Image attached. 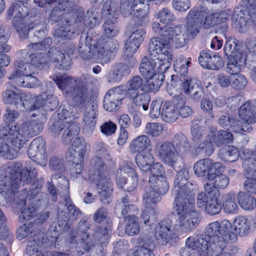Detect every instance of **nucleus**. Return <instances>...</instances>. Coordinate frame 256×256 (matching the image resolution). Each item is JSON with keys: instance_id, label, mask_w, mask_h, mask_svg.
Segmentation results:
<instances>
[{"instance_id": "nucleus-3", "label": "nucleus", "mask_w": 256, "mask_h": 256, "mask_svg": "<svg viewBox=\"0 0 256 256\" xmlns=\"http://www.w3.org/2000/svg\"><path fill=\"white\" fill-rule=\"evenodd\" d=\"M224 50L227 60L226 71L233 75L232 86L236 90H243L246 86L248 81L240 72L246 64L247 53L234 38L226 41Z\"/></svg>"}, {"instance_id": "nucleus-8", "label": "nucleus", "mask_w": 256, "mask_h": 256, "mask_svg": "<svg viewBox=\"0 0 256 256\" xmlns=\"http://www.w3.org/2000/svg\"><path fill=\"white\" fill-rule=\"evenodd\" d=\"M232 20L242 28L250 24L256 28V0H240L234 11Z\"/></svg>"}, {"instance_id": "nucleus-35", "label": "nucleus", "mask_w": 256, "mask_h": 256, "mask_svg": "<svg viewBox=\"0 0 256 256\" xmlns=\"http://www.w3.org/2000/svg\"><path fill=\"white\" fill-rule=\"evenodd\" d=\"M45 142L40 136L34 138L30 143L28 150V155L30 158H35L36 156L42 157L45 152Z\"/></svg>"}, {"instance_id": "nucleus-59", "label": "nucleus", "mask_w": 256, "mask_h": 256, "mask_svg": "<svg viewBox=\"0 0 256 256\" xmlns=\"http://www.w3.org/2000/svg\"><path fill=\"white\" fill-rule=\"evenodd\" d=\"M222 206L224 211L228 214L237 213L239 210L234 195L230 194H228L224 197L222 202Z\"/></svg>"}, {"instance_id": "nucleus-31", "label": "nucleus", "mask_w": 256, "mask_h": 256, "mask_svg": "<svg viewBox=\"0 0 256 256\" xmlns=\"http://www.w3.org/2000/svg\"><path fill=\"white\" fill-rule=\"evenodd\" d=\"M150 140L146 135H142L133 139L129 146V150L132 154L144 152L150 146Z\"/></svg>"}, {"instance_id": "nucleus-52", "label": "nucleus", "mask_w": 256, "mask_h": 256, "mask_svg": "<svg viewBox=\"0 0 256 256\" xmlns=\"http://www.w3.org/2000/svg\"><path fill=\"white\" fill-rule=\"evenodd\" d=\"M84 10L80 6H76L66 14V22L72 25L80 22L84 20Z\"/></svg>"}, {"instance_id": "nucleus-9", "label": "nucleus", "mask_w": 256, "mask_h": 256, "mask_svg": "<svg viewBox=\"0 0 256 256\" xmlns=\"http://www.w3.org/2000/svg\"><path fill=\"white\" fill-rule=\"evenodd\" d=\"M65 111L58 113L54 121L50 124L49 130L54 136L62 132V139L66 143H70L74 136H77L80 128L76 123H70L69 118L64 116Z\"/></svg>"}, {"instance_id": "nucleus-29", "label": "nucleus", "mask_w": 256, "mask_h": 256, "mask_svg": "<svg viewBox=\"0 0 256 256\" xmlns=\"http://www.w3.org/2000/svg\"><path fill=\"white\" fill-rule=\"evenodd\" d=\"M106 166L101 158L98 156L92 158L89 170L90 178L92 179L106 175Z\"/></svg>"}, {"instance_id": "nucleus-21", "label": "nucleus", "mask_w": 256, "mask_h": 256, "mask_svg": "<svg viewBox=\"0 0 256 256\" xmlns=\"http://www.w3.org/2000/svg\"><path fill=\"white\" fill-rule=\"evenodd\" d=\"M124 96V90L122 86H118L110 90L104 96V108L110 112L118 110L119 104L121 103Z\"/></svg>"}, {"instance_id": "nucleus-4", "label": "nucleus", "mask_w": 256, "mask_h": 256, "mask_svg": "<svg viewBox=\"0 0 256 256\" xmlns=\"http://www.w3.org/2000/svg\"><path fill=\"white\" fill-rule=\"evenodd\" d=\"M152 28V30L160 35L159 36L151 38L148 44L150 56L162 62L161 70H167L171 66L172 54L169 50L170 46L163 26L158 22H154Z\"/></svg>"}, {"instance_id": "nucleus-56", "label": "nucleus", "mask_w": 256, "mask_h": 256, "mask_svg": "<svg viewBox=\"0 0 256 256\" xmlns=\"http://www.w3.org/2000/svg\"><path fill=\"white\" fill-rule=\"evenodd\" d=\"M212 141V138H209L207 136V139L199 144L196 148L194 152L195 155L202 156H207L211 155L214 150Z\"/></svg>"}, {"instance_id": "nucleus-46", "label": "nucleus", "mask_w": 256, "mask_h": 256, "mask_svg": "<svg viewBox=\"0 0 256 256\" xmlns=\"http://www.w3.org/2000/svg\"><path fill=\"white\" fill-rule=\"evenodd\" d=\"M249 168L245 164L244 174L246 180L244 184V188L248 192L256 194V172L250 171Z\"/></svg>"}, {"instance_id": "nucleus-2", "label": "nucleus", "mask_w": 256, "mask_h": 256, "mask_svg": "<svg viewBox=\"0 0 256 256\" xmlns=\"http://www.w3.org/2000/svg\"><path fill=\"white\" fill-rule=\"evenodd\" d=\"M34 162L27 161L24 168L22 169L23 164L16 162L7 168L8 175L0 180V194L8 202L14 201L20 205L26 204V198H28L27 190L24 189L21 194L16 193V191L22 183L30 184L37 178L38 172L34 167Z\"/></svg>"}, {"instance_id": "nucleus-11", "label": "nucleus", "mask_w": 256, "mask_h": 256, "mask_svg": "<svg viewBox=\"0 0 256 256\" xmlns=\"http://www.w3.org/2000/svg\"><path fill=\"white\" fill-rule=\"evenodd\" d=\"M238 114L240 120L237 119L234 122V128L238 134L250 132L252 130V125L256 122V110L255 106L250 101H247L240 106Z\"/></svg>"}, {"instance_id": "nucleus-27", "label": "nucleus", "mask_w": 256, "mask_h": 256, "mask_svg": "<svg viewBox=\"0 0 256 256\" xmlns=\"http://www.w3.org/2000/svg\"><path fill=\"white\" fill-rule=\"evenodd\" d=\"M80 77L74 78L68 76H61L60 74H54L52 80L60 90H65L66 92H72L74 86H76L78 82L76 80Z\"/></svg>"}, {"instance_id": "nucleus-60", "label": "nucleus", "mask_w": 256, "mask_h": 256, "mask_svg": "<svg viewBox=\"0 0 256 256\" xmlns=\"http://www.w3.org/2000/svg\"><path fill=\"white\" fill-rule=\"evenodd\" d=\"M36 234L35 228L34 226L33 221H30L29 223H24L22 226H20L17 230V237L20 240H22L28 237L33 238Z\"/></svg>"}, {"instance_id": "nucleus-15", "label": "nucleus", "mask_w": 256, "mask_h": 256, "mask_svg": "<svg viewBox=\"0 0 256 256\" xmlns=\"http://www.w3.org/2000/svg\"><path fill=\"white\" fill-rule=\"evenodd\" d=\"M162 26L166 33L165 36H166L170 46V42H172L176 48H182L190 40L188 34L180 26L164 25Z\"/></svg>"}, {"instance_id": "nucleus-39", "label": "nucleus", "mask_w": 256, "mask_h": 256, "mask_svg": "<svg viewBox=\"0 0 256 256\" xmlns=\"http://www.w3.org/2000/svg\"><path fill=\"white\" fill-rule=\"evenodd\" d=\"M103 44L100 39L96 42H94V58L98 62L106 63L110 62V56Z\"/></svg>"}, {"instance_id": "nucleus-7", "label": "nucleus", "mask_w": 256, "mask_h": 256, "mask_svg": "<svg viewBox=\"0 0 256 256\" xmlns=\"http://www.w3.org/2000/svg\"><path fill=\"white\" fill-rule=\"evenodd\" d=\"M238 239L237 235L233 232L224 236L209 238L206 240L202 246L192 245V242L188 244L198 251V256H218L223 252L227 242H235Z\"/></svg>"}, {"instance_id": "nucleus-64", "label": "nucleus", "mask_w": 256, "mask_h": 256, "mask_svg": "<svg viewBox=\"0 0 256 256\" xmlns=\"http://www.w3.org/2000/svg\"><path fill=\"white\" fill-rule=\"evenodd\" d=\"M154 244L152 242H146L134 252V256H154L153 252Z\"/></svg>"}, {"instance_id": "nucleus-50", "label": "nucleus", "mask_w": 256, "mask_h": 256, "mask_svg": "<svg viewBox=\"0 0 256 256\" xmlns=\"http://www.w3.org/2000/svg\"><path fill=\"white\" fill-rule=\"evenodd\" d=\"M164 76L163 74L154 76L152 78H146L144 92H151L157 91L162 84Z\"/></svg>"}, {"instance_id": "nucleus-26", "label": "nucleus", "mask_w": 256, "mask_h": 256, "mask_svg": "<svg viewBox=\"0 0 256 256\" xmlns=\"http://www.w3.org/2000/svg\"><path fill=\"white\" fill-rule=\"evenodd\" d=\"M179 107L176 100L166 102L163 104L162 110V119L166 122H174L178 116Z\"/></svg>"}, {"instance_id": "nucleus-24", "label": "nucleus", "mask_w": 256, "mask_h": 256, "mask_svg": "<svg viewBox=\"0 0 256 256\" xmlns=\"http://www.w3.org/2000/svg\"><path fill=\"white\" fill-rule=\"evenodd\" d=\"M130 196L128 194H122L118 200L114 207V213L119 218H122L128 213H134L138 210L136 206L130 204Z\"/></svg>"}, {"instance_id": "nucleus-49", "label": "nucleus", "mask_w": 256, "mask_h": 256, "mask_svg": "<svg viewBox=\"0 0 256 256\" xmlns=\"http://www.w3.org/2000/svg\"><path fill=\"white\" fill-rule=\"evenodd\" d=\"M46 27L44 22L38 23L29 30L28 39L30 41H36L43 38L46 35Z\"/></svg>"}, {"instance_id": "nucleus-38", "label": "nucleus", "mask_w": 256, "mask_h": 256, "mask_svg": "<svg viewBox=\"0 0 256 256\" xmlns=\"http://www.w3.org/2000/svg\"><path fill=\"white\" fill-rule=\"evenodd\" d=\"M150 188L160 194H165L169 188V185L164 176H150L149 178Z\"/></svg>"}, {"instance_id": "nucleus-36", "label": "nucleus", "mask_w": 256, "mask_h": 256, "mask_svg": "<svg viewBox=\"0 0 256 256\" xmlns=\"http://www.w3.org/2000/svg\"><path fill=\"white\" fill-rule=\"evenodd\" d=\"M28 74L16 76L13 74L10 78L15 79L16 84L20 86L30 88L36 87L38 84V80L32 75L34 72L32 71L31 72V74Z\"/></svg>"}, {"instance_id": "nucleus-57", "label": "nucleus", "mask_w": 256, "mask_h": 256, "mask_svg": "<svg viewBox=\"0 0 256 256\" xmlns=\"http://www.w3.org/2000/svg\"><path fill=\"white\" fill-rule=\"evenodd\" d=\"M210 159L203 158L197 161L194 164V174L198 177H204L210 172Z\"/></svg>"}, {"instance_id": "nucleus-13", "label": "nucleus", "mask_w": 256, "mask_h": 256, "mask_svg": "<svg viewBox=\"0 0 256 256\" xmlns=\"http://www.w3.org/2000/svg\"><path fill=\"white\" fill-rule=\"evenodd\" d=\"M160 194L150 188L146 189L143 196V204L146 209L142 214L145 224H150L156 220V205L161 200Z\"/></svg>"}, {"instance_id": "nucleus-34", "label": "nucleus", "mask_w": 256, "mask_h": 256, "mask_svg": "<svg viewBox=\"0 0 256 256\" xmlns=\"http://www.w3.org/2000/svg\"><path fill=\"white\" fill-rule=\"evenodd\" d=\"M209 13V10L203 3L198 4L192 8L188 14L186 20L201 22L204 17Z\"/></svg>"}, {"instance_id": "nucleus-47", "label": "nucleus", "mask_w": 256, "mask_h": 256, "mask_svg": "<svg viewBox=\"0 0 256 256\" xmlns=\"http://www.w3.org/2000/svg\"><path fill=\"white\" fill-rule=\"evenodd\" d=\"M136 162L138 168L144 172H148L154 162L152 154L148 152H139L136 156Z\"/></svg>"}, {"instance_id": "nucleus-33", "label": "nucleus", "mask_w": 256, "mask_h": 256, "mask_svg": "<svg viewBox=\"0 0 256 256\" xmlns=\"http://www.w3.org/2000/svg\"><path fill=\"white\" fill-rule=\"evenodd\" d=\"M234 230L236 234L240 236H247L250 231V222L245 216H237L234 222Z\"/></svg>"}, {"instance_id": "nucleus-54", "label": "nucleus", "mask_w": 256, "mask_h": 256, "mask_svg": "<svg viewBox=\"0 0 256 256\" xmlns=\"http://www.w3.org/2000/svg\"><path fill=\"white\" fill-rule=\"evenodd\" d=\"M72 149L74 151L73 154L74 158L72 160L73 162L75 163V154H78L80 162H82L86 152V142L82 138H76L72 144Z\"/></svg>"}, {"instance_id": "nucleus-22", "label": "nucleus", "mask_w": 256, "mask_h": 256, "mask_svg": "<svg viewBox=\"0 0 256 256\" xmlns=\"http://www.w3.org/2000/svg\"><path fill=\"white\" fill-rule=\"evenodd\" d=\"M144 6L139 4L138 0H124L120 5V10L124 17L132 16V18H145Z\"/></svg>"}, {"instance_id": "nucleus-1", "label": "nucleus", "mask_w": 256, "mask_h": 256, "mask_svg": "<svg viewBox=\"0 0 256 256\" xmlns=\"http://www.w3.org/2000/svg\"><path fill=\"white\" fill-rule=\"evenodd\" d=\"M178 218L174 224L169 218L158 222L154 228V237L160 246L170 244L177 237L176 232L186 234L194 230L201 221L200 214L194 208V198L174 200Z\"/></svg>"}, {"instance_id": "nucleus-63", "label": "nucleus", "mask_w": 256, "mask_h": 256, "mask_svg": "<svg viewBox=\"0 0 256 256\" xmlns=\"http://www.w3.org/2000/svg\"><path fill=\"white\" fill-rule=\"evenodd\" d=\"M13 25L20 36L22 38L28 36V38L29 30L30 26H28L25 24L24 20L15 18L13 20Z\"/></svg>"}, {"instance_id": "nucleus-40", "label": "nucleus", "mask_w": 256, "mask_h": 256, "mask_svg": "<svg viewBox=\"0 0 256 256\" xmlns=\"http://www.w3.org/2000/svg\"><path fill=\"white\" fill-rule=\"evenodd\" d=\"M84 122L86 127L92 130L96 122L97 110L93 104H88L83 108Z\"/></svg>"}, {"instance_id": "nucleus-25", "label": "nucleus", "mask_w": 256, "mask_h": 256, "mask_svg": "<svg viewBox=\"0 0 256 256\" xmlns=\"http://www.w3.org/2000/svg\"><path fill=\"white\" fill-rule=\"evenodd\" d=\"M94 40H92L91 37L87 36L86 34H82L80 42L78 44V51L80 56L84 60H88L94 58L93 48Z\"/></svg>"}, {"instance_id": "nucleus-5", "label": "nucleus", "mask_w": 256, "mask_h": 256, "mask_svg": "<svg viewBox=\"0 0 256 256\" xmlns=\"http://www.w3.org/2000/svg\"><path fill=\"white\" fill-rule=\"evenodd\" d=\"M177 172L174 181L172 194L174 195V200H182L194 198L195 190L198 188L196 182H188L189 178L188 170L182 164L177 165L174 169Z\"/></svg>"}, {"instance_id": "nucleus-62", "label": "nucleus", "mask_w": 256, "mask_h": 256, "mask_svg": "<svg viewBox=\"0 0 256 256\" xmlns=\"http://www.w3.org/2000/svg\"><path fill=\"white\" fill-rule=\"evenodd\" d=\"M191 134L194 140H198L206 134V129L200 120H194L191 124Z\"/></svg>"}, {"instance_id": "nucleus-20", "label": "nucleus", "mask_w": 256, "mask_h": 256, "mask_svg": "<svg viewBox=\"0 0 256 256\" xmlns=\"http://www.w3.org/2000/svg\"><path fill=\"white\" fill-rule=\"evenodd\" d=\"M145 36L146 31L142 28H139L133 32L125 42L124 48V56L128 58H132L143 42Z\"/></svg>"}, {"instance_id": "nucleus-43", "label": "nucleus", "mask_w": 256, "mask_h": 256, "mask_svg": "<svg viewBox=\"0 0 256 256\" xmlns=\"http://www.w3.org/2000/svg\"><path fill=\"white\" fill-rule=\"evenodd\" d=\"M237 200L240 207L244 210H252L256 206V198L244 192H240L238 194Z\"/></svg>"}, {"instance_id": "nucleus-19", "label": "nucleus", "mask_w": 256, "mask_h": 256, "mask_svg": "<svg viewBox=\"0 0 256 256\" xmlns=\"http://www.w3.org/2000/svg\"><path fill=\"white\" fill-rule=\"evenodd\" d=\"M46 94L42 93L37 96L30 93L21 94L20 103L19 102L18 109L21 110H26L28 111L34 110L43 106L44 98Z\"/></svg>"}, {"instance_id": "nucleus-23", "label": "nucleus", "mask_w": 256, "mask_h": 256, "mask_svg": "<svg viewBox=\"0 0 256 256\" xmlns=\"http://www.w3.org/2000/svg\"><path fill=\"white\" fill-rule=\"evenodd\" d=\"M97 186L100 200L104 204L110 202V196L112 191V184L107 175L92 179Z\"/></svg>"}, {"instance_id": "nucleus-28", "label": "nucleus", "mask_w": 256, "mask_h": 256, "mask_svg": "<svg viewBox=\"0 0 256 256\" xmlns=\"http://www.w3.org/2000/svg\"><path fill=\"white\" fill-rule=\"evenodd\" d=\"M18 128L17 124H14V125L12 126L7 124L6 126H0V137L10 142L14 146V150H18V148H17L16 144L15 142H18L16 139L17 134H18Z\"/></svg>"}, {"instance_id": "nucleus-53", "label": "nucleus", "mask_w": 256, "mask_h": 256, "mask_svg": "<svg viewBox=\"0 0 256 256\" xmlns=\"http://www.w3.org/2000/svg\"><path fill=\"white\" fill-rule=\"evenodd\" d=\"M132 102L140 108L142 106L144 110L148 108V104L150 100L149 94L145 92H138L134 96H126Z\"/></svg>"}, {"instance_id": "nucleus-32", "label": "nucleus", "mask_w": 256, "mask_h": 256, "mask_svg": "<svg viewBox=\"0 0 256 256\" xmlns=\"http://www.w3.org/2000/svg\"><path fill=\"white\" fill-rule=\"evenodd\" d=\"M144 84L145 80L141 76H133L128 82L127 89L124 91V95L134 96L140 91L144 92Z\"/></svg>"}, {"instance_id": "nucleus-45", "label": "nucleus", "mask_w": 256, "mask_h": 256, "mask_svg": "<svg viewBox=\"0 0 256 256\" xmlns=\"http://www.w3.org/2000/svg\"><path fill=\"white\" fill-rule=\"evenodd\" d=\"M20 57L18 59L14 64L16 70L15 76H18L24 74H28L33 71L32 66L29 63L26 58H24V54L22 53V50L20 52Z\"/></svg>"}, {"instance_id": "nucleus-10", "label": "nucleus", "mask_w": 256, "mask_h": 256, "mask_svg": "<svg viewBox=\"0 0 256 256\" xmlns=\"http://www.w3.org/2000/svg\"><path fill=\"white\" fill-rule=\"evenodd\" d=\"M232 226L231 222L227 220H224L220 222L216 221L210 222L206 227L204 234L197 235L195 237H189L187 244L192 242L193 246L196 244L202 246V243H204L206 240L209 238L229 234L232 232H230Z\"/></svg>"}, {"instance_id": "nucleus-48", "label": "nucleus", "mask_w": 256, "mask_h": 256, "mask_svg": "<svg viewBox=\"0 0 256 256\" xmlns=\"http://www.w3.org/2000/svg\"><path fill=\"white\" fill-rule=\"evenodd\" d=\"M20 90L15 86L7 89L4 92L2 96L4 102L8 104H14L16 109L19 102L20 103Z\"/></svg>"}, {"instance_id": "nucleus-55", "label": "nucleus", "mask_w": 256, "mask_h": 256, "mask_svg": "<svg viewBox=\"0 0 256 256\" xmlns=\"http://www.w3.org/2000/svg\"><path fill=\"white\" fill-rule=\"evenodd\" d=\"M238 151L233 146L222 148L219 150L218 157L224 162H234L238 160Z\"/></svg>"}, {"instance_id": "nucleus-37", "label": "nucleus", "mask_w": 256, "mask_h": 256, "mask_svg": "<svg viewBox=\"0 0 256 256\" xmlns=\"http://www.w3.org/2000/svg\"><path fill=\"white\" fill-rule=\"evenodd\" d=\"M175 146L179 155L184 154L190 152V144L188 138L182 133L176 134L174 135L172 142Z\"/></svg>"}, {"instance_id": "nucleus-12", "label": "nucleus", "mask_w": 256, "mask_h": 256, "mask_svg": "<svg viewBox=\"0 0 256 256\" xmlns=\"http://www.w3.org/2000/svg\"><path fill=\"white\" fill-rule=\"evenodd\" d=\"M95 78L90 74H84L80 76L76 80L78 82L76 86L72 89V96L75 105L80 108H84L90 102V96L88 92V86L93 84Z\"/></svg>"}, {"instance_id": "nucleus-44", "label": "nucleus", "mask_w": 256, "mask_h": 256, "mask_svg": "<svg viewBox=\"0 0 256 256\" xmlns=\"http://www.w3.org/2000/svg\"><path fill=\"white\" fill-rule=\"evenodd\" d=\"M62 24V26L53 32V35L55 38L70 39L74 38L75 35L78 34L79 32L75 30L72 24L66 22Z\"/></svg>"}, {"instance_id": "nucleus-14", "label": "nucleus", "mask_w": 256, "mask_h": 256, "mask_svg": "<svg viewBox=\"0 0 256 256\" xmlns=\"http://www.w3.org/2000/svg\"><path fill=\"white\" fill-rule=\"evenodd\" d=\"M17 128L18 134L16 139L18 142H15L18 150H20L26 141V138L34 137L38 134L42 130L43 126L38 120L30 119L24 122L20 126L17 124Z\"/></svg>"}, {"instance_id": "nucleus-17", "label": "nucleus", "mask_w": 256, "mask_h": 256, "mask_svg": "<svg viewBox=\"0 0 256 256\" xmlns=\"http://www.w3.org/2000/svg\"><path fill=\"white\" fill-rule=\"evenodd\" d=\"M182 92L196 102H200L204 96L202 83L196 77L183 78Z\"/></svg>"}, {"instance_id": "nucleus-18", "label": "nucleus", "mask_w": 256, "mask_h": 256, "mask_svg": "<svg viewBox=\"0 0 256 256\" xmlns=\"http://www.w3.org/2000/svg\"><path fill=\"white\" fill-rule=\"evenodd\" d=\"M162 62L160 60L149 56L144 57L140 64L139 70L140 74L145 78H152L154 76L158 74H164L166 70H161L160 64Z\"/></svg>"}, {"instance_id": "nucleus-61", "label": "nucleus", "mask_w": 256, "mask_h": 256, "mask_svg": "<svg viewBox=\"0 0 256 256\" xmlns=\"http://www.w3.org/2000/svg\"><path fill=\"white\" fill-rule=\"evenodd\" d=\"M58 222L64 225L66 228H70V215L68 214V209L66 202L64 204H60L58 208Z\"/></svg>"}, {"instance_id": "nucleus-30", "label": "nucleus", "mask_w": 256, "mask_h": 256, "mask_svg": "<svg viewBox=\"0 0 256 256\" xmlns=\"http://www.w3.org/2000/svg\"><path fill=\"white\" fill-rule=\"evenodd\" d=\"M22 53L24 58L27 59L29 64L32 66L33 70L34 68H40L41 65L48 62L47 54L44 52L30 53L27 50H22Z\"/></svg>"}, {"instance_id": "nucleus-6", "label": "nucleus", "mask_w": 256, "mask_h": 256, "mask_svg": "<svg viewBox=\"0 0 256 256\" xmlns=\"http://www.w3.org/2000/svg\"><path fill=\"white\" fill-rule=\"evenodd\" d=\"M90 228L86 220H81L78 223L76 229H72L67 235L66 242L74 248L77 252L82 255L88 251L93 246L92 237L86 232Z\"/></svg>"}, {"instance_id": "nucleus-42", "label": "nucleus", "mask_w": 256, "mask_h": 256, "mask_svg": "<svg viewBox=\"0 0 256 256\" xmlns=\"http://www.w3.org/2000/svg\"><path fill=\"white\" fill-rule=\"evenodd\" d=\"M116 18H106L102 24L103 36L104 38H114L119 32L117 25Z\"/></svg>"}, {"instance_id": "nucleus-41", "label": "nucleus", "mask_w": 256, "mask_h": 256, "mask_svg": "<svg viewBox=\"0 0 256 256\" xmlns=\"http://www.w3.org/2000/svg\"><path fill=\"white\" fill-rule=\"evenodd\" d=\"M208 136L209 138H212V142L218 146L224 144H228L232 142L233 139L232 134L230 132L224 130H219L217 135L210 132Z\"/></svg>"}, {"instance_id": "nucleus-58", "label": "nucleus", "mask_w": 256, "mask_h": 256, "mask_svg": "<svg viewBox=\"0 0 256 256\" xmlns=\"http://www.w3.org/2000/svg\"><path fill=\"white\" fill-rule=\"evenodd\" d=\"M51 180H58V186L62 189V190H58V193L60 194H62L64 198L67 196H69V182L67 178L64 176L62 173L58 172L54 174L52 176Z\"/></svg>"}, {"instance_id": "nucleus-16", "label": "nucleus", "mask_w": 256, "mask_h": 256, "mask_svg": "<svg viewBox=\"0 0 256 256\" xmlns=\"http://www.w3.org/2000/svg\"><path fill=\"white\" fill-rule=\"evenodd\" d=\"M160 159L168 166L176 169L179 164V154L171 142L163 143L158 149Z\"/></svg>"}, {"instance_id": "nucleus-51", "label": "nucleus", "mask_w": 256, "mask_h": 256, "mask_svg": "<svg viewBox=\"0 0 256 256\" xmlns=\"http://www.w3.org/2000/svg\"><path fill=\"white\" fill-rule=\"evenodd\" d=\"M125 232L128 236L138 234L140 232L138 218L134 214H129L124 218Z\"/></svg>"}]
</instances>
